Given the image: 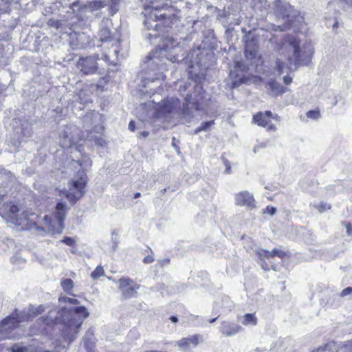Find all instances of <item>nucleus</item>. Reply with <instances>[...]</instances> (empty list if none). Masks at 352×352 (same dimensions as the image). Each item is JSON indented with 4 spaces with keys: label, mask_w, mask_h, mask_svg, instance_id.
<instances>
[{
    "label": "nucleus",
    "mask_w": 352,
    "mask_h": 352,
    "mask_svg": "<svg viewBox=\"0 0 352 352\" xmlns=\"http://www.w3.org/2000/svg\"><path fill=\"white\" fill-rule=\"evenodd\" d=\"M272 116V112L270 111H265L263 113L258 112L253 116V122L258 126L267 127L268 130L274 131L275 130V126L270 124Z\"/></svg>",
    "instance_id": "nucleus-13"
},
{
    "label": "nucleus",
    "mask_w": 352,
    "mask_h": 352,
    "mask_svg": "<svg viewBox=\"0 0 352 352\" xmlns=\"http://www.w3.org/2000/svg\"><path fill=\"white\" fill-rule=\"evenodd\" d=\"M110 1L112 3V4H116L117 0H94L85 4L82 7L80 6L79 1H77L71 4L70 9L72 10L73 12H92L94 11H97L102 8H104Z\"/></svg>",
    "instance_id": "nucleus-10"
},
{
    "label": "nucleus",
    "mask_w": 352,
    "mask_h": 352,
    "mask_svg": "<svg viewBox=\"0 0 352 352\" xmlns=\"http://www.w3.org/2000/svg\"><path fill=\"white\" fill-rule=\"evenodd\" d=\"M67 206L65 202H58L56 204L53 217L45 215L44 217L45 225L48 230L53 234H60L63 230V222L67 214Z\"/></svg>",
    "instance_id": "nucleus-7"
},
{
    "label": "nucleus",
    "mask_w": 352,
    "mask_h": 352,
    "mask_svg": "<svg viewBox=\"0 0 352 352\" xmlns=\"http://www.w3.org/2000/svg\"><path fill=\"white\" fill-rule=\"evenodd\" d=\"M186 52L179 42L172 37L164 38L162 44L149 54L144 63L145 68L148 69L147 80L153 82L155 80H164L165 76L163 72L166 69V60L175 63L184 60Z\"/></svg>",
    "instance_id": "nucleus-1"
},
{
    "label": "nucleus",
    "mask_w": 352,
    "mask_h": 352,
    "mask_svg": "<svg viewBox=\"0 0 352 352\" xmlns=\"http://www.w3.org/2000/svg\"><path fill=\"white\" fill-rule=\"evenodd\" d=\"M281 50H287L289 54V70H295L299 65H307L314 54V48L311 43L302 42L295 36L287 35L284 39Z\"/></svg>",
    "instance_id": "nucleus-4"
},
{
    "label": "nucleus",
    "mask_w": 352,
    "mask_h": 352,
    "mask_svg": "<svg viewBox=\"0 0 352 352\" xmlns=\"http://www.w3.org/2000/svg\"><path fill=\"white\" fill-rule=\"evenodd\" d=\"M60 300H62L64 302H69V303L73 304V305H77L79 303V302L77 299L69 298V297H63V298H60Z\"/></svg>",
    "instance_id": "nucleus-37"
},
{
    "label": "nucleus",
    "mask_w": 352,
    "mask_h": 352,
    "mask_svg": "<svg viewBox=\"0 0 352 352\" xmlns=\"http://www.w3.org/2000/svg\"><path fill=\"white\" fill-rule=\"evenodd\" d=\"M289 66V63H288L287 65H285V63L280 60V59H277L276 60V68L278 72V75H280L281 74H283L285 71H286L285 69H287V70H289L290 71L289 69H288V67Z\"/></svg>",
    "instance_id": "nucleus-28"
},
{
    "label": "nucleus",
    "mask_w": 352,
    "mask_h": 352,
    "mask_svg": "<svg viewBox=\"0 0 352 352\" xmlns=\"http://www.w3.org/2000/svg\"><path fill=\"white\" fill-rule=\"evenodd\" d=\"M256 254L261 261H263L265 258L270 259L274 256H278L280 258H283L286 256V253L284 251L276 248L274 249L272 252H269L263 249L258 250L256 251Z\"/></svg>",
    "instance_id": "nucleus-17"
},
{
    "label": "nucleus",
    "mask_w": 352,
    "mask_h": 352,
    "mask_svg": "<svg viewBox=\"0 0 352 352\" xmlns=\"http://www.w3.org/2000/svg\"><path fill=\"white\" fill-rule=\"evenodd\" d=\"M140 285L133 284L130 287L126 288L122 291L123 296L126 298H131L135 295L137 290L140 288Z\"/></svg>",
    "instance_id": "nucleus-22"
},
{
    "label": "nucleus",
    "mask_w": 352,
    "mask_h": 352,
    "mask_svg": "<svg viewBox=\"0 0 352 352\" xmlns=\"http://www.w3.org/2000/svg\"><path fill=\"white\" fill-rule=\"evenodd\" d=\"M342 352H352V340L348 341L342 348Z\"/></svg>",
    "instance_id": "nucleus-36"
},
{
    "label": "nucleus",
    "mask_w": 352,
    "mask_h": 352,
    "mask_svg": "<svg viewBox=\"0 0 352 352\" xmlns=\"http://www.w3.org/2000/svg\"><path fill=\"white\" fill-rule=\"evenodd\" d=\"M307 117L313 120H318L320 117V113L318 110H311L307 113Z\"/></svg>",
    "instance_id": "nucleus-34"
},
{
    "label": "nucleus",
    "mask_w": 352,
    "mask_h": 352,
    "mask_svg": "<svg viewBox=\"0 0 352 352\" xmlns=\"http://www.w3.org/2000/svg\"><path fill=\"white\" fill-rule=\"evenodd\" d=\"M141 134L143 137H147L149 133L148 131H142L141 133Z\"/></svg>",
    "instance_id": "nucleus-53"
},
{
    "label": "nucleus",
    "mask_w": 352,
    "mask_h": 352,
    "mask_svg": "<svg viewBox=\"0 0 352 352\" xmlns=\"http://www.w3.org/2000/svg\"><path fill=\"white\" fill-rule=\"evenodd\" d=\"M328 347H329V344H327L324 346L319 347L316 351H314L312 352L325 351Z\"/></svg>",
    "instance_id": "nucleus-47"
},
{
    "label": "nucleus",
    "mask_w": 352,
    "mask_h": 352,
    "mask_svg": "<svg viewBox=\"0 0 352 352\" xmlns=\"http://www.w3.org/2000/svg\"><path fill=\"white\" fill-rule=\"evenodd\" d=\"M25 321L19 316L17 311L6 317L0 322V340L10 339L13 337L12 331L18 324Z\"/></svg>",
    "instance_id": "nucleus-9"
},
{
    "label": "nucleus",
    "mask_w": 352,
    "mask_h": 352,
    "mask_svg": "<svg viewBox=\"0 0 352 352\" xmlns=\"http://www.w3.org/2000/svg\"><path fill=\"white\" fill-rule=\"evenodd\" d=\"M25 348L23 347H21V346H16V345H14V346H12V352H24L25 351Z\"/></svg>",
    "instance_id": "nucleus-41"
},
{
    "label": "nucleus",
    "mask_w": 352,
    "mask_h": 352,
    "mask_svg": "<svg viewBox=\"0 0 352 352\" xmlns=\"http://www.w3.org/2000/svg\"><path fill=\"white\" fill-rule=\"evenodd\" d=\"M265 210L267 213H269L272 216L274 215L276 212V208H274L273 206H267Z\"/></svg>",
    "instance_id": "nucleus-40"
},
{
    "label": "nucleus",
    "mask_w": 352,
    "mask_h": 352,
    "mask_svg": "<svg viewBox=\"0 0 352 352\" xmlns=\"http://www.w3.org/2000/svg\"><path fill=\"white\" fill-rule=\"evenodd\" d=\"M267 85L271 91L272 96H279L288 91L287 88L284 87L274 80H270L267 83Z\"/></svg>",
    "instance_id": "nucleus-19"
},
{
    "label": "nucleus",
    "mask_w": 352,
    "mask_h": 352,
    "mask_svg": "<svg viewBox=\"0 0 352 352\" xmlns=\"http://www.w3.org/2000/svg\"><path fill=\"white\" fill-rule=\"evenodd\" d=\"M203 342V336L199 334H196L179 340L177 344L183 351L189 352L191 349V346L195 348L199 343H202Z\"/></svg>",
    "instance_id": "nucleus-12"
},
{
    "label": "nucleus",
    "mask_w": 352,
    "mask_h": 352,
    "mask_svg": "<svg viewBox=\"0 0 352 352\" xmlns=\"http://www.w3.org/2000/svg\"><path fill=\"white\" fill-rule=\"evenodd\" d=\"M0 215L8 222L21 227L22 230H30L36 225L38 216L28 210L23 204L10 196L0 207Z\"/></svg>",
    "instance_id": "nucleus-3"
},
{
    "label": "nucleus",
    "mask_w": 352,
    "mask_h": 352,
    "mask_svg": "<svg viewBox=\"0 0 352 352\" xmlns=\"http://www.w3.org/2000/svg\"><path fill=\"white\" fill-rule=\"evenodd\" d=\"M60 144L63 148H72L75 144V140L72 138L69 137L67 132L65 131Z\"/></svg>",
    "instance_id": "nucleus-23"
},
{
    "label": "nucleus",
    "mask_w": 352,
    "mask_h": 352,
    "mask_svg": "<svg viewBox=\"0 0 352 352\" xmlns=\"http://www.w3.org/2000/svg\"><path fill=\"white\" fill-rule=\"evenodd\" d=\"M230 169H231V167L230 166H227L226 167V172L228 174L230 173Z\"/></svg>",
    "instance_id": "nucleus-54"
},
{
    "label": "nucleus",
    "mask_w": 352,
    "mask_h": 352,
    "mask_svg": "<svg viewBox=\"0 0 352 352\" xmlns=\"http://www.w3.org/2000/svg\"><path fill=\"white\" fill-rule=\"evenodd\" d=\"M261 267L263 270H269V267H268V265L266 262L265 261H263V263H261Z\"/></svg>",
    "instance_id": "nucleus-50"
},
{
    "label": "nucleus",
    "mask_w": 352,
    "mask_h": 352,
    "mask_svg": "<svg viewBox=\"0 0 352 352\" xmlns=\"http://www.w3.org/2000/svg\"><path fill=\"white\" fill-rule=\"evenodd\" d=\"M94 116H95L96 117H98L100 115H98V114H95Z\"/></svg>",
    "instance_id": "nucleus-59"
},
{
    "label": "nucleus",
    "mask_w": 352,
    "mask_h": 352,
    "mask_svg": "<svg viewBox=\"0 0 352 352\" xmlns=\"http://www.w3.org/2000/svg\"><path fill=\"white\" fill-rule=\"evenodd\" d=\"M96 128L100 131L97 133V135L93 133L92 131L90 132L88 138L90 140H93L95 143L100 146H103L105 144V140L102 137V132L104 130V127L102 126H96Z\"/></svg>",
    "instance_id": "nucleus-21"
},
{
    "label": "nucleus",
    "mask_w": 352,
    "mask_h": 352,
    "mask_svg": "<svg viewBox=\"0 0 352 352\" xmlns=\"http://www.w3.org/2000/svg\"><path fill=\"white\" fill-rule=\"evenodd\" d=\"M118 234L116 232V231H113L112 232V239L113 240L116 241L118 239Z\"/></svg>",
    "instance_id": "nucleus-51"
},
{
    "label": "nucleus",
    "mask_w": 352,
    "mask_h": 352,
    "mask_svg": "<svg viewBox=\"0 0 352 352\" xmlns=\"http://www.w3.org/2000/svg\"><path fill=\"white\" fill-rule=\"evenodd\" d=\"M243 325H256L257 323V318L253 314H246L241 320Z\"/></svg>",
    "instance_id": "nucleus-24"
},
{
    "label": "nucleus",
    "mask_w": 352,
    "mask_h": 352,
    "mask_svg": "<svg viewBox=\"0 0 352 352\" xmlns=\"http://www.w3.org/2000/svg\"><path fill=\"white\" fill-rule=\"evenodd\" d=\"M287 23H285L283 25H278L277 26L276 30H278L280 31H285L290 28V26L292 25V22H293L292 19H289V15H287Z\"/></svg>",
    "instance_id": "nucleus-33"
},
{
    "label": "nucleus",
    "mask_w": 352,
    "mask_h": 352,
    "mask_svg": "<svg viewBox=\"0 0 352 352\" xmlns=\"http://www.w3.org/2000/svg\"><path fill=\"white\" fill-rule=\"evenodd\" d=\"M342 225L346 228V233L348 235L352 234V227L349 223H342Z\"/></svg>",
    "instance_id": "nucleus-42"
},
{
    "label": "nucleus",
    "mask_w": 352,
    "mask_h": 352,
    "mask_svg": "<svg viewBox=\"0 0 352 352\" xmlns=\"http://www.w3.org/2000/svg\"><path fill=\"white\" fill-rule=\"evenodd\" d=\"M235 203L237 206H247L250 208L256 207L253 195L248 191H242L235 196Z\"/></svg>",
    "instance_id": "nucleus-14"
},
{
    "label": "nucleus",
    "mask_w": 352,
    "mask_h": 352,
    "mask_svg": "<svg viewBox=\"0 0 352 352\" xmlns=\"http://www.w3.org/2000/svg\"><path fill=\"white\" fill-rule=\"evenodd\" d=\"M87 177L83 169L79 170L71 182L68 191L65 192L66 197L69 201L74 204L85 193L84 189L86 186Z\"/></svg>",
    "instance_id": "nucleus-8"
},
{
    "label": "nucleus",
    "mask_w": 352,
    "mask_h": 352,
    "mask_svg": "<svg viewBox=\"0 0 352 352\" xmlns=\"http://www.w3.org/2000/svg\"><path fill=\"white\" fill-rule=\"evenodd\" d=\"M292 78L289 76H285L283 77V81L285 85H289L292 82Z\"/></svg>",
    "instance_id": "nucleus-44"
},
{
    "label": "nucleus",
    "mask_w": 352,
    "mask_h": 352,
    "mask_svg": "<svg viewBox=\"0 0 352 352\" xmlns=\"http://www.w3.org/2000/svg\"><path fill=\"white\" fill-rule=\"evenodd\" d=\"M265 144H261V145H259V146H254V149H253V151H254V153H257V152L258 151L259 148H263V147H265Z\"/></svg>",
    "instance_id": "nucleus-49"
},
{
    "label": "nucleus",
    "mask_w": 352,
    "mask_h": 352,
    "mask_svg": "<svg viewBox=\"0 0 352 352\" xmlns=\"http://www.w3.org/2000/svg\"><path fill=\"white\" fill-rule=\"evenodd\" d=\"M104 274L102 267L98 266L91 274V276L93 279H97L99 277L103 276Z\"/></svg>",
    "instance_id": "nucleus-30"
},
{
    "label": "nucleus",
    "mask_w": 352,
    "mask_h": 352,
    "mask_svg": "<svg viewBox=\"0 0 352 352\" xmlns=\"http://www.w3.org/2000/svg\"><path fill=\"white\" fill-rule=\"evenodd\" d=\"M177 140L175 137L173 138L172 139V145L175 148V151L177 152V153H179V147L177 146Z\"/></svg>",
    "instance_id": "nucleus-45"
},
{
    "label": "nucleus",
    "mask_w": 352,
    "mask_h": 352,
    "mask_svg": "<svg viewBox=\"0 0 352 352\" xmlns=\"http://www.w3.org/2000/svg\"><path fill=\"white\" fill-rule=\"evenodd\" d=\"M10 196L6 187H0V203H4Z\"/></svg>",
    "instance_id": "nucleus-31"
},
{
    "label": "nucleus",
    "mask_w": 352,
    "mask_h": 352,
    "mask_svg": "<svg viewBox=\"0 0 352 352\" xmlns=\"http://www.w3.org/2000/svg\"><path fill=\"white\" fill-rule=\"evenodd\" d=\"M159 263H160L161 266H164V265H166L169 264L170 259L169 258L162 259V260H160L159 261Z\"/></svg>",
    "instance_id": "nucleus-46"
},
{
    "label": "nucleus",
    "mask_w": 352,
    "mask_h": 352,
    "mask_svg": "<svg viewBox=\"0 0 352 352\" xmlns=\"http://www.w3.org/2000/svg\"><path fill=\"white\" fill-rule=\"evenodd\" d=\"M155 103L154 107L155 109V116L157 118L168 117L169 115H177L183 116L186 122H190L193 118L192 111L190 109H194L195 111L199 109V104L197 101H192V95L188 94L185 98V104L181 108L179 99L175 98H167L162 102H156L154 100L151 101Z\"/></svg>",
    "instance_id": "nucleus-5"
},
{
    "label": "nucleus",
    "mask_w": 352,
    "mask_h": 352,
    "mask_svg": "<svg viewBox=\"0 0 352 352\" xmlns=\"http://www.w3.org/2000/svg\"><path fill=\"white\" fill-rule=\"evenodd\" d=\"M344 2L349 5H351L352 6V0H344Z\"/></svg>",
    "instance_id": "nucleus-55"
},
{
    "label": "nucleus",
    "mask_w": 352,
    "mask_h": 352,
    "mask_svg": "<svg viewBox=\"0 0 352 352\" xmlns=\"http://www.w3.org/2000/svg\"><path fill=\"white\" fill-rule=\"evenodd\" d=\"M214 124V120L204 122L201 126L195 130V133H199L201 131H206L208 129Z\"/></svg>",
    "instance_id": "nucleus-29"
},
{
    "label": "nucleus",
    "mask_w": 352,
    "mask_h": 352,
    "mask_svg": "<svg viewBox=\"0 0 352 352\" xmlns=\"http://www.w3.org/2000/svg\"><path fill=\"white\" fill-rule=\"evenodd\" d=\"M310 206L317 209L318 210V212H320V213H322V212H323L324 211H327V210H329L331 208V206L329 204H328L327 203H325V202H322V201L320 202L318 204H311Z\"/></svg>",
    "instance_id": "nucleus-27"
},
{
    "label": "nucleus",
    "mask_w": 352,
    "mask_h": 352,
    "mask_svg": "<svg viewBox=\"0 0 352 352\" xmlns=\"http://www.w3.org/2000/svg\"><path fill=\"white\" fill-rule=\"evenodd\" d=\"M243 328L241 326L234 323L230 322L227 321H223L221 323V326L220 327V331L221 333L227 337H231L236 334L237 333L241 331Z\"/></svg>",
    "instance_id": "nucleus-15"
},
{
    "label": "nucleus",
    "mask_w": 352,
    "mask_h": 352,
    "mask_svg": "<svg viewBox=\"0 0 352 352\" xmlns=\"http://www.w3.org/2000/svg\"><path fill=\"white\" fill-rule=\"evenodd\" d=\"M351 293H352V287H348L344 289L341 292L340 296L341 297H344V296H346L348 295H350Z\"/></svg>",
    "instance_id": "nucleus-39"
},
{
    "label": "nucleus",
    "mask_w": 352,
    "mask_h": 352,
    "mask_svg": "<svg viewBox=\"0 0 352 352\" xmlns=\"http://www.w3.org/2000/svg\"><path fill=\"white\" fill-rule=\"evenodd\" d=\"M61 242L69 246H72L75 243L74 239L71 237H65Z\"/></svg>",
    "instance_id": "nucleus-38"
},
{
    "label": "nucleus",
    "mask_w": 352,
    "mask_h": 352,
    "mask_svg": "<svg viewBox=\"0 0 352 352\" xmlns=\"http://www.w3.org/2000/svg\"><path fill=\"white\" fill-rule=\"evenodd\" d=\"M217 318H212L210 320V323H213L216 320H217Z\"/></svg>",
    "instance_id": "nucleus-58"
},
{
    "label": "nucleus",
    "mask_w": 352,
    "mask_h": 352,
    "mask_svg": "<svg viewBox=\"0 0 352 352\" xmlns=\"http://www.w3.org/2000/svg\"><path fill=\"white\" fill-rule=\"evenodd\" d=\"M44 307L43 305H39L38 307H31L28 312H20L19 314L22 319H25V320H28L31 316H36L38 314H40L44 311Z\"/></svg>",
    "instance_id": "nucleus-20"
},
{
    "label": "nucleus",
    "mask_w": 352,
    "mask_h": 352,
    "mask_svg": "<svg viewBox=\"0 0 352 352\" xmlns=\"http://www.w3.org/2000/svg\"><path fill=\"white\" fill-rule=\"evenodd\" d=\"M73 164H74V166H76L75 164H76L82 168L91 166V163H90L89 159H83L82 160H76V161L74 160Z\"/></svg>",
    "instance_id": "nucleus-32"
},
{
    "label": "nucleus",
    "mask_w": 352,
    "mask_h": 352,
    "mask_svg": "<svg viewBox=\"0 0 352 352\" xmlns=\"http://www.w3.org/2000/svg\"><path fill=\"white\" fill-rule=\"evenodd\" d=\"M245 54L247 57L250 56L251 58H253L256 56V50H251L250 48L249 44H247L245 46Z\"/></svg>",
    "instance_id": "nucleus-35"
},
{
    "label": "nucleus",
    "mask_w": 352,
    "mask_h": 352,
    "mask_svg": "<svg viewBox=\"0 0 352 352\" xmlns=\"http://www.w3.org/2000/svg\"><path fill=\"white\" fill-rule=\"evenodd\" d=\"M91 115H93V113H91V115H87L85 118V121H87L90 118Z\"/></svg>",
    "instance_id": "nucleus-57"
},
{
    "label": "nucleus",
    "mask_w": 352,
    "mask_h": 352,
    "mask_svg": "<svg viewBox=\"0 0 352 352\" xmlns=\"http://www.w3.org/2000/svg\"><path fill=\"white\" fill-rule=\"evenodd\" d=\"M118 282L119 288L122 290V292L133 284V281L132 279L126 277L120 278Z\"/></svg>",
    "instance_id": "nucleus-25"
},
{
    "label": "nucleus",
    "mask_w": 352,
    "mask_h": 352,
    "mask_svg": "<svg viewBox=\"0 0 352 352\" xmlns=\"http://www.w3.org/2000/svg\"><path fill=\"white\" fill-rule=\"evenodd\" d=\"M154 261V258L152 256H146L144 258V263H151L152 262H153Z\"/></svg>",
    "instance_id": "nucleus-43"
},
{
    "label": "nucleus",
    "mask_w": 352,
    "mask_h": 352,
    "mask_svg": "<svg viewBox=\"0 0 352 352\" xmlns=\"http://www.w3.org/2000/svg\"><path fill=\"white\" fill-rule=\"evenodd\" d=\"M141 195V194L140 192H136L135 195H134V198L135 199H137L138 197H140Z\"/></svg>",
    "instance_id": "nucleus-56"
},
{
    "label": "nucleus",
    "mask_w": 352,
    "mask_h": 352,
    "mask_svg": "<svg viewBox=\"0 0 352 352\" xmlns=\"http://www.w3.org/2000/svg\"><path fill=\"white\" fill-rule=\"evenodd\" d=\"M129 129L131 131L135 130V122L133 121H131L129 124Z\"/></svg>",
    "instance_id": "nucleus-48"
},
{
    "label": "nucleus",
    "mask_w": 352,
    "mask_h": 352,
    "mask_svg": "<svg viewBox=\"0 0 352 352\" xmlns=\"http://www.w3.org/2000/svg\"><path fill=\"white\" fill-rule=\"evenodd\" d=\"M89 313L84 306L76 307L74 309H62L51 310L45 318H39L47 325H60L58 329L64 339L70 343L80 331L83 320L87 318Z\"/></svg>",
    "instance_id": "nucleus-2"
},
{
    "label": "nucleus",
    "mask_w": 352,
    "mask_h": 352,
    "mask_svg": "<svg viewBox=\"0 0 352 352\" xmlns=\"http://www.w3.org/2000/svg\"><path fill=\"white\" fill-rule=\"evenodd\" d=\"M60 284L63 290L67 293L70 294V291L74 287L73 280L70 278H65L61 281Z\"/></svg>",
    "instance_id": "nucleus-26"
},
{
    "label": "nucleus",
    "mask_w": 352,
    "mask_h": 352,
    "mask_svg": "<svg viewBox=\"0 0 352 352\" xmlns=\"http://www.w3.org/2000/svg\"><path fill=\"white\" fill-rule=\"evenodd\" d=\"M107 47H108L109 50L104 53L106 60L116 65V60L118 59V54L120 51V41H115V42L111 44V47H109V44L107 43Z\"/></svg>",
    "instance_id": "nucleus-16"
},
{
    "label": "nucleus",
    "mask_w": 352,
    "mask_h": 352,
    "mask_svg": "<svg viewBox=\"0 0 352 352\" xmlns=\"http://www.w3.org/2000/svg\"><path fill=\"white\" fill-rule=\"evenodd\" d=\"M111 21L107 19L102 21L99 35L102 42L108 43V41H111V32L109 27Z\"/></svg>",
    "instance_id": "nucleus-18"
},
{
    "label": "nucleus",
    "mask_w": 352,
    "mask_h": 352,
    "mask_svg": "<svg viewBox=\"0 0 352 352\" xmlns=\"http://www.w3.org/2000/svg\"><path fill=\"white\" fill-rule=\"evenodd\" d=\"M98 56H90L80 58L77 62L78 69L85 75L95 74L98 70Z\"/></svg>",
    "instance_id": "nucleus-11"
},
{
    "label": "nucleus",
    "mask_w": 352,
    "mask_h": 352,
    "mask_svg": "<svg viewBox=\"0 0 352 352\" xmlns=\"http://www.w3.org/2000/svg\"><path fill=\"white\" fill-rule=\"evenodd\" d=\"M170 320L173 322H174V323H175V322H177L178 321L177 318L176 316H171V317L170 318Z\"/></svg>",
    "instance_id": "nucleus-52"
},
{
    "label": "nucleus",
    "mask_w": 352,
    "mask_h": 352,
    "mask_svg": "<svg viewBox=\"0 0 352 352\" xmlns=\"http://www.w3.org/2000/svg\"><path fill=\"white\" fill-rule=\"evenodd\" d=\"M144 14L146 16V19L144 20L145 26L148 30L152 29L153 30V33H148L146 34V38L151 42L153 38H157L159 36V29L162 28V25L160 23H158V21L163 20L167 26H168L169 23L168 21H169V18L166 19L165 14L161 13V10L157 9L148 10V9L146 8Z\"/></svg>",
    "instance_id": "nucleus-6"
}]
</instances>
